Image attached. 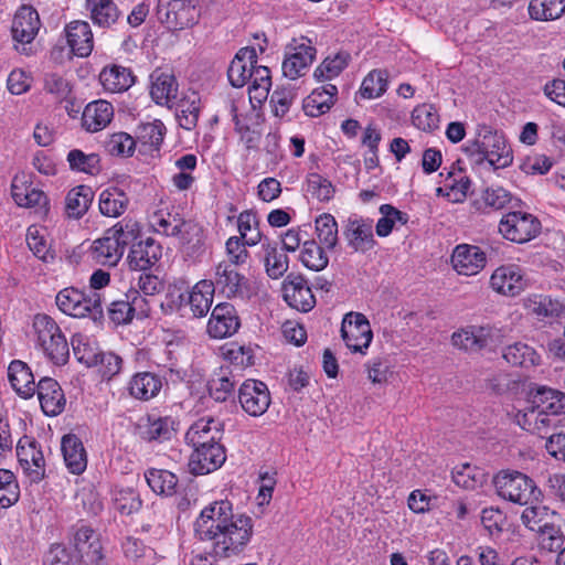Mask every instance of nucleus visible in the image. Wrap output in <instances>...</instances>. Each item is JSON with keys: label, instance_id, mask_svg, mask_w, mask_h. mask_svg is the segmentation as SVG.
I'll list each match as a JSON object with an SVG mask.
<instances>
[{"label": "nucleus", "instance_id": "obj_1", "mask_svg": "<svg viewBox=\"0 0 565 565\" xmlns=\"http://www.w3.org/2000/svg\"><path fill=\"white\" fill-rule=\"evenodd\" d=\"M462 150L472 163H488L493 170L504 169L513 162L512 149L504 135L484 124L477 125L473 139L468 140Z\"/></svg>", "mask_w": 565, "mask_h": 565}, {"label": "nucleus", "instance_id": "obj_2", "mask_svg": "<svg viewBox=\"0 0 565 565\" xmlns=\"http://www.w3.org/2000/svg\"><path fill=\"white\" fill-rule=\"evenodd\" d=\"M138 235L139 227L136 222H119L93 242L89 248L90 258L96 264L114 267L121 259L126 247L136 241Z\"/></svg>", "mask_w": 565, "mask_h": 565}, {"label": "nucleus", "instance_id": "obj_3", "mask_svg": "<svg viewBox=\"0 0 565 565\" xmlns=\"http://www.w3.org/2000/svg\"><path fill=\"white\" fill-rule=\"evenodd\" d=\"M492 482L497 494L514 504L526 505L543 500V492L535 481L521 471L502 469L493 476Z\"/></svg>", "mask_w": 565, "mask_h": 565}, {"label": "nucleus", "instance_id": "obj_4", "mask_svg": "<svg viewBox=\"0 0 565 565\" xmlns=\"http://www.w3.org/2000/svg\"><path fill=\"white\" fill-rule=\"evenodd\" d=\"M35 348L55 365H64L70 358L68 342L56 321L45 315L38 313L32 323Z\"/></svg>", "mask_w": 565, "mask_h": 565}, {"label": "nucleus", "instance_id": "obj_5", "mask_svg": "<svg viewBox=\"0 0 565 565\" xmlns=\"http://www.w3.org/2000/svg\"><path fill=\"white\" fill-rule=\"evenodd\" d=\"M253 520L246 514H235L220 531L206 541L212 543L213 551L222 557L239 554L253 536Z\"/></svg>", "mask_w": 565, "mask_h": 565}, {"label": "nucleus", "instance_id": "obj_6", "mask_svg": "<svg viewBox=\"0 0 565 565\" xmlns=\"http://www.w3.org/2000/svg\"><path fill=\"white\" fill-rule=\"evenodd\" d=\"M55 302L58 309L71 317H92L97 320L103 316L102 296L98 291H83L67 287L57 292Z\"/></svg>", "mask_w": 565, "mask_h": 565}, {"label": "nucleus", "instance_id": "obj_7", "mask_svg": "<svg viewBox=\"0 0 565 565\" xmlns=\"http://www.w3.org/2000/svg\"><path fill=\"white\" fill-rule=\"evenodd\" d=\"M156 15L168 30L181 31L199 22L200 10L196 0H158Z\"/></svg>", "mask_w": 565, "mask_h": 565}, {"label": "nucleus", "instance_id": "obj_8", "mask_svg": "<svg viewBox=\"0 0 565 565\" xmlns=\"http://www.w3.org/2000/svg\"><path fill=\"white\" fill-rule=\"evenodd\" d=\"M214 290H217L227 299L247 301L256 296V290L248 278L239 274L237 267L231 264L218 263L211 280Z\"/></svg>", "mask_w": 565, "mask_h": 565}, {"label": "nucleus", "instance_id": "obj_9", "mask_svg": "<svg viewBox=\"0 0 565 565\" xmlns=\"http://www.w3.org/2000/svg\"><path fill=\"white\" fill-rule=\"evenodd\" d=\"M317 49L313 42L303 35L291 39L286 45L282 62V74L289 79L303 76L316 58Z\"/></svg>", "mask_w": 565, "mask_h": 565}, {"label": "nucleus", "instance_id": "obj_10", "mask_svg": "<svg viewBox=\"0 0 565 565\" xmlns=\"http://www.w3.org/2000/svg\"><path fill=\"white\" fill-rule=\"evenodd\" d=\"M498 230L505 239L523 244L540 234L541 222L531 213L513 211L502 216Z\"/></svg>", "mask_w": 565, "mask_h": 565}, {"label": "nucleus", "instance_id": "obj_11", "mask_svg": "<svg viewBox=\"0 0 565 565\" xmlns=\"http://www.w3.org/2000/svg\"><path fill=\"white\" fill-rule=\"evenodd\" d=\"M233 505L228 500L215 501L205 507L194 522V534L200 541L213 537L232 518Z\"/></svg>", "mask_w": 565, "mask_h": 565}, {"label": "nucleus", "instance_id": "obj_12", "mask_svg": "<svg viewBox=\"0 0 565 565\" xmlns=\"http://www.w3.org/2000/svg\"><path fill=\"white\" fill-rule=\"evenodd\" d=\"M451 341L456 348L466 352L492 350L500 343V331L490 326H471L454 332Z\"/></svg>", "mask_w": 565, "mask_h": 565}, {"label": "nucleus", "instance_id": "obj_13", "mask_svg": "<svg viewBox=\"0 0 565 565\" xmlns=\"http://www.w3.org/2000/svg\"><path fill=\"white\" fill-rule=\"evenodd\" d=\"M74 547L84 565H108L99 535L86 524L74 527Z\"/></svg>", "mask_w": 565, "mask_h": 565}, {"label": "nucleus", "instance_id": "obj_14", "mask_svg": "<svg viewBox=\"0 0 565 565\" xmlns=\"http://www.w3.org/2000/svg\"><path fill=\"white\" fill-rule=\"evenodd\" d=\"M341 335L351 351L360 353H364L373 339L370 322L360 312H349L344 316L341 324Z\"/></svg>", "mask_w": 565, "mask_h": 565}, {"label": "nucleus", "instance_id": "obj_15", "mask_svg": "<svg viewBox=\"0 0 565 565\" xmlns=\"http://www.w3.org/2000/svg\"><path fill=\"white\" fill-rule=\"evenodd\" d=\"M238 402L245 413L258 417L268 409L271 398L264 382L248 379L238 388Z\"/></svg>", "mask_w": 565, "mask_h": 565}, {"label": "nucleus", "instance_id": "obj_16", "mask_svg": "<svg viewBox=\"0 0 565 565\" xmlns=\"http://www.w3.org/2000/svg\"><path fill=\"white\" fill-rule=\"evenodd\" d=\"M19 463L31 482L38 483L45 477V460L35 440L23 438L17 446Z\"/></svg>", "mask_w": 565, "mask_h": 565}, {"label": "nucleus", "instance_id": "obj_17", "mask_svg": "<svg viewBox=\"0 0 565 565\" xmlns=\"http://www.w3.org/2000/svg\"><path fill=\"white\" fill-rule=\"evenodd\" d=\"M41 28L40 15L31 6H22L15 12L11 25L12 38L15 43L22 45V52H26V44L33 42Z\"/></svg>", "mask_w": 565, "mask_h": 565}, {"label": "nucleus", "instance_id": "obj_18", "mask_svg": "<svg viewBox=\"0 0 565 565\" xmlns=\"http://www.w3.org/2000/svg\"><path fill=\"white\" fill-rule=\"evenodd\" d=\"M239 326L235 307L230 302H221L212 310L207 333L214 339H224L236 333Z\"/></svg>", "mask_w": 565, "mask_h": 565}, {"label": "nucleus", "instance_id": "obj_19", "mask_svg": "<svg viewBox=\"0 0 565 565\" xmlns=\"http://www.w3.org/2000/svg\"><path fill=\"white\" fill-rule=\"evenodd\" d=\"M348 246L358 253H366L376 244L373 235V223L369 218L349 217L343 230Z\"/></svg>", "mask_w": 565, "mask_h": 565}, {"label": "nucleus", "instance_id": "obj_20", "mask_svg": "<svg viewBox=\"0 0 565 565\" xmlns=\"http://www.w3.org/2000/svg\"><path fill=\"white\" fill-rule=\"evenodd\" d=\"M284 299L301 312L310 311L316 305L311 288L302 276L290 274L282 284Z\"/></svg>", "mask_w": 565, "mask_h": 565}, {"label": "nucleus", "instance_id": "obj_21", "mask_svg": "<svg viewBox=\"0 0 565 565\" xmlns=\"http://www.w3.org/2000/svg\"><path fill=\"white\" fill-rule=\"evenodd\" d=\"M225 460L226 452L222 444L195 447L189 459V469L195 476L206 475L221 468Z\"/></svg>", "mask_w": 565, "mask_h": 565}, {"label": "nucleus", "instance_id": "obj_22", "mask_svg": "<svg viewBox=\"0 0 565 565\" xmlns=\"http://www.w3.org/2000/svg\"><path fill=\"white\" fill-rule=\"evenodd\" d=\"M491 288L501 295L514 297L524 290L523 270L514 264L498 267L490 278Z\"/></svg>", "mask_w": 565, "mask_h": 565}, {"label": "nucleus", "instance_id": "obj_23", "mask_svg": "<svg viewBox=\"0 0 565 565\" xmlns=\"http://www.w3.org/2000/svg\"><path fill=\"white\" fill-rule=\"evenodd\" d=\"M178 423L172 416L150 413L139 424L140 436L146 441L163 443L177 434Z\"/></svg>", "mask_w": 565, "mask_h": 565}, {"label": "nucleus", "instance_id": "obj_24", "mask_svg": "<svg viewBox=\"0 0 565 565\" xmlns=\"http://www.w3.org/2000/svg\"><path fill=\"white\" fill-rule=\"evenodd\" d=\"M223 436L222 425L212 417H202L194 422L185 434L186 443L195 447L221 445Z\"/></svg>", "mask_w": 565, "mask_h": 565}, {"label": "nucleus", "instance_id": "obj_25", "mask_svg": "<svg viewBox=\"0 0 565 565\" xmlns=\"http://www.w3.org/2000/svg\"><path fill=\"white\" fill-rule=\"evenodd\" d=\"M451 263L454 269L459 275L472 276L483 269L487 263V257L480 247L460 244L454 249Z\"/></svg>", "mask_w": 565, "mask_h": 565}, {"label": "nucleus", "instance_id": "obj_26", "mask_svg": "<svg viewBox=\"0 0 565 565\" xmlns=\"http://www.w3.org/2000/svg\"><path fill=\"white\" fill-rule=\"evenodd\" d=\"M127 257L129 267L134 270L146 271L150 269L162 256L161 245L151 237L130 244Z\"/></svg>", "mask_w": 565, "mask_h": 565}, {"label": "nucleus", "instance_id": "obj_27", "mask_svg": "<svg viewBox=\"0 0 565 565\" xmlns=\"http://www.w3.org/2000/svg\"><path fill=\"white\" fill-rule=\"evenodd\" d=\"M42 411L47 416L60 415L66 405L61 385L52 377H43L35 386Z\"/></svg>", "mask_w": 565, "mask_h": 565}, {"label": "nucleus", "instance_id": "obj_28", "mask_svg": "<svg viewBox=\"0 0 565 565\" xmlns=\"http://www.w3.org/2000/svg\"><path fill=\"white\" fill-rule=\"evenodd\" d=\"M71 52L79 57H87L94 49V36L87 21L74 20L64 28Z\"/></svg>", "mask_w": 565, "mask_h": 565}, {"label": "nucleus", "instance_id": "obj_29", "mask_svg": "<svg viewBox=\"0 0 565 565\" xmlns=\"http://www.w3.org/2000/svg\"><path fill=\"white\" fill-rule=\"evenodd\" d=\"M257 64V54L254 47L241 49L232 60L228 70V82L233 87H243L253 76L252 70Z\"/></svg>", "mask_w": 565, "mask_h": 565}, {"label": "nucleus", "instance_id": "obj_30", "mask_svg": "<svg viewBox=\"0 0 565 565\" xmlns=\"http://www.w3.org/2000/svg\"><path fill=\"white\" fill-rule=\"evenodd\" d=\"M237 382V374L232 365H222L207 382L210 396L216 402L227 401L234 395Z\"/></svg>", "mask_w": 565, "mask_h": 565}, {"label": "nucleus", "instance_id": "obj_31", "mask_svg": "<svg viewBox=\"0 0 565 565\" xmlns=\"http://www.w3.org/2000/svg\"><path fill=\"white\" fill-rule=\"evenodd\" d=\"M114 118L113 105L104 99L90 102L82 115V126L89 132L106 128Z\"/></svg>", "mask_w": 565, "mask_h": 565}, {"label": "nucleus", "instance_id": "obj_32", "mask_svg": "<svg viewBox=\"0 0 565 565\" xmlns=\"http://www.w3.org/2000/svg\"><path fill=\"white\" fill-rule=\"evenodd\" d=\"M85 8L94 25L102 29H111L121 18L114 0H85Z\"/></svg>", "mask_w": 565, "mask_h": 565}, {"label": "nucleus", "instance_id": "obj_33", "mask_svg": "<svg viewBox=\"0 0 565 565\" xmlns=\"http://www.w3.org/2000/svg\"><path fill=\"white\" fill-rule=\"evenodd\" d=\"M338 88L333 84H326L311 92L303 99L302 109L309 117H319L330 110L335 102Z\"/></svg>", "mask_w": 565, "mask_h": 565}, {"label": "nucleus", "instance_id": "obj_34", "mask_svg": "<svg viewBox=\"0 0 565 565\" xmlns=\"http://www.w3.org/2000/svg\"><path fill=\"white\" fill-rule=\"evenodd\" d=\"M61 449L65 465L73 475H81L87 467V455L82 440L74 434L62 438Z\"/></svg>", "mask_w": 565, "mask_h": 565}, {"label": "nucleus", "instance_id": "obj_35", "mask_svg": "<svg viewBox=\"0 0 565 565\" xmlns=\"http://www.w3.org/2000/svg\"><path fill=\"white\" fill-rule=\"evenodd\" d=\"M130 396L139 401H150L162 388V379L152 372H138L128 382Z\"/></svg>", "mask_w": 565, "mask_h": 565}, {"label": "nucleus", "instance_id": "obj_36", "mask_svg": "<svg viewBox=\"0 0 565 565\" xmlns=\"http://www.w3.org/2000/svg\"><path fill=\"white\" fill-rule=\"evenodd\" d=\"M8 379L12 388L21 397L29 398L34 395L36 386L34 375L25 362L13 360L8 367Z\"/></svg>", "mask_w": 565, "mask_h": 565}, {"label": "nucleus", "instance_id": "obj_37", "mask_svg": "<svg viewBox=\"0 0 565 565\" xmlns=\"http://www.w3.org/2000/svg\"><path fill=\"white\" fill-rule=\"evenodd\" d=\"M177 93L178 83L173 74L154 72L151 75L150 95L156 104L172 107Z\"/></svg>", "mask_w": 565, "mask_h": 565}, {"label": "nucleus", "instance_id": "obj_38", "mask_svg": "<svg viewBox=\"0 0 565 565\" xmlns=\"http://www.w3.org/2000/svg\"><path fill=\"white\" fill-rule=\"evenodd\" d=\"M201 113V97L196 92L185 94L177 103L175 117L179 126L185 130H193L200 118Z\"/></svg>", "mask_w": 565, "mask_h": 565}, {"label": "nucleus", "instance_id": "obj_39", "mask_svg": "<svg viewBox=\"0 0 565 565\" xmlns=\"http://www.w3.org/2000/svg\"><path fill=\"white\" fill-rule=\"evenodd\" d=\"M180 249L186 260L196 263L205 252V244L202 230L191 222L185 225V231L178 238Z\"/></svg>", "mask_w": 565, "mask_h": 565}, {"label": "nucleus", "instance_id": "obj_40", "mask_svg": "<svg viewBox=\"0 0 565 565\" xmlns=\"http://www.w3.org/2000/svg\"><path fill=\"white\" fill-rule=\"evenodd\" d=\"M214 292L213 284L207 279L200 280L193 286L189 292L188 302L194 317L202 318L207 315Z\"/></svg>", "mask_w": 565, "mask_h": 565}, {"label": "nucleus", "instance_id": "obj_41", "mask_svg": "<svg viewBox=\"0 0 565 565\" xmlns=\"http://www.w3.org/2000/svg\"><path fill=\"white\" fill-rule=\"evenodd\" d=\"M99 81L105 90L121 93L134 84V75L129 68L119 65L105 67L99 74Z\"/></svg>", "mask_w": 565, "mask_h": 565}, {"label": "nucleus", "instance_id": "obj_42", "mask_svg": "<svg viewBox=\"0 0 565 565\" xmlns=\"http://www.w3.org/2000/svg\"><path fill=\"white\" fill-rule=\"evenodd\" d=\"M554 415L544 412L542 408H533L529 412L522 414L518 418L519 425L541 438H547V434L550 433L552 426L554 425L555 418Z\"/></svg>", "mask_w": 565, "mask_h": 565}, {"label": "nucleus", "instance_id": "obj_43", "mask_svg": "<svg viewBox=\"0 0 565 565\" xmlns=\"http://www.w3.org/2000/svg\"><path fill=\"white\" fill-rule=\"evenodd\" d=\"M94 192L88 185H77L65 198V212L68 217L81 218L89 209Z\"/></svg>", "mask_w": 565, "mask_h": 565}, {"label": "nucleus", "instance_id": "obj_44", "mask_svg": "<svg viewBox=\"0 0 565 565\" xmlns=\"http://www.w3.org/2000/svg\"><path fill=\"white\" fill-rule=\"evenodd\" d=\"M351 54L347 51H339L328 55L317 66L313 76L317 81H330L338 77L350 64Z\"/></svg>", "mask_w": 565, "mask_h": 565}, {"label": "nucleus", "instance_id": "obj_45", "mask_svg": "<svg viewBox=\"0 0 565 565\" xmlns=\"http://www.w3.org/2000/svg\"><path fill=\"white\" fill-rule=\"evenodd\" d=\"M526 505L521 514V520L529 530L541 533L546 527L554 525L551 519L555 512L551 511L548 507L543 505L542 501Z\"/></svg>", "mask_w": 565, "mask_h": 565}, {"label": "nucleus", "instance_id": "obj_46", "mask_svg": "<svg viewBox=\"0 0 565 565\" xmlns=\"http://www.w3.org/2000/svg\"><path fill=\"white\" fill-rule=\"evenodd\" d=\"M128 203L127 194L116 186L108 188L99 194V211L108 217L120 216L127 210Z\"/></svg>", "mask_w": 565, "mask_h": 565}, {"label": "nucleus", "instance_id": "obj_47", "mask_svg": "<svg viewBox=\"0 0 565 565\" xmlns=\"http://www.w3.org/2000/svg\"><path fill=\"white\" fill-rule=\"evenodd\" d=\"M166 131V126L159 119L142 122L137 127L135 140L141 146L147 147L146 151H158L163 142Z\"/></svg>", "mask_w": 565, "mask_h": 565}, {"label": "nucleus", "instance_id": "obj_48", "mask_svg": "<svg viewBox=\"0 0 565 565\" xmlns=\"http://www.w3.org/2000/svg\"><path fill=\"white\" fill-rule=\"evenodd\" d=\"M530 18L535 21H553L565 13V0H531Z\"/></svg>", "mask_w": 565, "mask_h": 565}, {"label": "nucleus", "instance_id": "obj_49", "mask_svg": "<svg viewBox=\"0 0 565 565\" xmlns=\"http://www.w3.org/2000/svg\"><path fill=\"white\" fill-rule=\"evenodd\" d=\"M381 217L377 220L375 231L377 236H388L396 224L405 225L409 217L408 214L397 210L391 204H382L379 209Z\"/></svg>", "mask_w": 565, "mask_h": 565}, {"label": "nucleus", "instance_id": "obj_50", "mask_svg": "<svg viewBox=\"0 0 565 565\" xmlns=\"http://www.w3.org/2000/svg\"><path fill=\"white\" fill-rule=\"evenodd\" d=\"M148 486L154 493L172 495L175 492L178 478L174 473L163 469H149L145 473Z\"/></svg>", "mask_w": 565, "mask_h": 565}, {"label": "nucleus", "instance_id": "obj_51", "mask_svg": "<svg viewBox=\"0 0 565 565\" xmlns=\"http://www.w3.org/2000/svg\"><path fill=\"white\" fill-rule=\"evenodd\" d=\"M503 359L513 366H533L539 362V355L533 348L525 343L516 342L503 350Z\"/></svg>", "mask_w": 565, "mask_h": 565}, {"label": "nucleus", "instance_id": "obj_52", "mask_svg": "<svg viewBox=\"0 0 565 565\" xmlns=\"http://www.w3.org/2000/svg\"><path fill=\"white\" fill-rule=\"evenodd\" d=\"M71 345L74 356L79 363L88 367L97 366V358L102 351L86 335L81 333L74 334L71 339Z\"/></svg>", "mask_w": 565, "mask_h": 565}, {"label": "nucleus", "instance_id": "obj_53", "mask_svg": "<svg viewBox=\"0 0 565 565\" xmlns=\"http://www.w3.org/2000/svg\"><path fill=\"white\" fill-rule=\"evenodd\" d=\"M125 556L138 565H152L157 559L153 548L136 537H127L122 543Z\"/></svg>", "mask_w": 565, "mask_h": 565}, {"label": "nucleus", "instance_id": "obj_54", "mask_svg": "<svg viewBox=\"0 0 565 565\" xmlns=\"http://www.w3.org/2000/svg\"><path fill=\"white\" fill-rule=\"evenodd\" d=\"M513 196L502 186H489L482 194L481 199L475 202L478 211L484 212L487 209L501 210L508 206Z\"/></svg>", "mask_w": 565, "mask_h": 565}, {"label": "nucleus", "instance_id": "obj_55", "mask_svg": "<svg viewBox=\"0 0 565 565\" xmlns=\"http://www.w3.org/2000/svg\"><path fill=\"white\" fill-rule=\"evenodd\" d=\"M258 224L257 215L252 210L243 211L237 216L238 237L248 246L257 245L262 241Z\"/></svg>", "mask_w": 565, "mask_h": 565}, {"label": "nucleus", "instance_id": "obj_56", "mask_svg": "<svg viewBox=\"0 0 565 565\" xmlns=\"http://www.w3.org/2000/svg\"><path fill=\"white\" fill-rule=\"evenodd\" d=\"M537 408L552 415L565 413V393L558 390L542 387L535 395Z\"/></svg>", "mask_w": 565, "mask_h": 565}, {"label": "nucleus", "instance_id": "obj_57", "mask_svg": "<svg viewBox=\"0 0 565 565\" xmlns=\"http://www.w3.org/2000/svg\"><path fill=\"white\" fill-rule=\"evenodd\" d=\"M300 262L308 269L320 271L328 266L329 257L316 241L310 239L303 242Z\"/></svg>", "mask_w": 565, "mask_h": 565}, {"label": "nucleus", "instance_id": "obj_58", "mask_svg": "<svg viewBox=\"0 0 565 565\" xmlns=\"http://www.w3.org/2000/svg\"><path fill=\"white\" fill-rule=\"evenodd\" d=\"M70 168L77 172L97 174L100 171V158L97 153H85L79 149H73L67 153Z\"/></svg>", "mask_w": 565, "mask_h": 565}, {"label": "nucleus", "instance_id": "obj_59", "mask_svg": "<svg viewBox=\"0 0 565 565\" xmlns=\"http://www.w3.org/2000/svg\"><path fill=\"white\" fill-rule=\"evenodd\" d=\"M387 84V73L382 70H373L363 78L359 92L365 99L379 98L386 92Z\"/></svg>", "mask_w": 565, "mask_h": 565}, {"label": "nucleus", "instance_id": "obj_60", "mask_svg": "<svg viewBox=\"0 0 565 565\" xmlns=\"http://www.w3.org/2000/svg\"><path fill=\"white\" fill-rule=\"evenodd\" d=\"M525 308L529 312L539 318L558 317L562 311V305L548 296L533 295L525 300Z\"/></svg>", "mask_w": 565, "mask_h": 565}, {"label": "nucleus", "instance_id": "obj_61", "mask_svg": "<svg viewBox=\"0 0 565 565\" xmlns=\"http://www.w3.org/2000/svg\"><path fill=\"white\" fill-rule=\"evenodd\" d=\"M191 222L183 221L177 216L170 214L164 215L163 213H154L151 218V225L156 232L166 236L180 237L185 231V225H190Z\"/></svg>", "mask_w": 565, "mask_h": 565}, {"label": "nucleus", "instance_id": "obj_62", "mask_svg": "<svg viewBox=\"0 0 565 565\" xmlns=\"http://www.w3.org/2000/svg\"><path fill=\"white\" fill-rule=\"evenodd\" d=\"M287 255L278 250L276 245L267 244L265 248V267L267 275L273 279H278L288 270Z\"/></svg>", "mask_w": 565, "mask_h": 565}, {"label": "nucleus", "instance_id": "obj_63", "mask_svg": "<svg viewBox=\"0 0 565 565\" xmlns=\"http://www.w3.org/2000/svg\"><path fill=\"white\" fill-rule=\"evenodd\" d=\"M316 232L321 244L332 249L338 243V223L329 213H324L316 220Z\"/></svg>", "mask_w": 565, "mask_h": 565}, {"label": "nucleus", "instance_id": "obj_64", "mask_svg": "<svg viewBox=\"0 0 565 565\" xmlns=\"http://www.w3.org/2000/svg\"><path fill=\"white\" fill-rule=\"evenodd\" d=\"M412 120L418 129L431 131L438 127L439 115L433 105L423 104L414 108Z\"/></svg>", "mask_w": 565, "mask_h": 565}]
</instances>
